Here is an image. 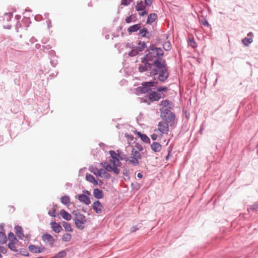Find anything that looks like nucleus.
Returning a JSON list of instances; mask_svg holds the SVG:
<instances>
[{"label":"nucleus","instance_id":"obj_53","mask_svg":"<svg viewBox=\"0 0 258 258\" xmlns=\"http://www.w3.org/2000/svg\"><path fill=\"white\" fill-rule=\"evenodd\" d=\"M137 176H138V177L141 178L143 177V175L141 173H138L137 174Z\"/></svg>","mask_w":258,"mask_h":258},{"label":"nucleus","instance_id":"obj_16","mask_svg":"<svg viewBox=\"0 0 258 258\" xmlns=\"http://www.w3.org/2000/svg\"><path fill=\"white\" fill-rule=\"evenodd\" d=\"M50 225L52 230L55 233H59L62 230L60 225L55 221L51 222Z\"/></svg>","mask_w":258,"mask_h":258},{"label":"nucleus","instance_id":"obj_28","mask_svg":"<svg viewBox=\"0 0 258 258\" xmlns=\"http://www.w3.org/2000/svg\"><path fill=\"white\" fill-rule=\"evenodd\" d=\"M60 201L63 204L68 207L70 205V198L69 196H64L62 197L60 199Z\"/></svg>","mask_w":258,"mask_h":258},{"label":"nucleus","instance_id":"obj_23","mask_svg":"<svg viewBox=\"0 0 258 258\" xmlns=\"http://www.w3.org/2000/svg\"><path fill=\"white\" fill-rule=\"evenodd\" d=\"M151 148L153 151L157 152L161 151L162 146L159 143L153 142L151 145Z\"/></svg>","mask_w":258,"mask_h":258},{"label":"nucleus","instance_id":"obj_46","mask_svg":"<svg viewBox=\"0 0 258 258\" xmlns=\"http://www.w3.org/2000/svg\"><path fill=\"white\" fill-rule=\"evenodd\" d=\"M200 22L205 26L209 27L210 26L208 22L205 19L200 20Z\"/></svg>","mask_w":258,"mask_h":258},{"label":"nucleus","instance_id":"obj_27","mask_svg":"<svg viewBox=\"0 0 258 258\" xmlns=\"http://www.w3.org/2000/svg\"><path fill=\"white\" fill-rule=\"evenodd\" d=\"M157 16L155 13H152L150 14L147 19V23L151 24L154 22L157 19Z\"/></svg>","mask_w":258,"mask_h":258},{"label":"nucleus","instance_id":"obj_32","mask_svg":"<svg viewBox=\"0 0 258 258\" xmlns=\"http://www.w3.org/2000/svg\"><path fill=\"white\" fill-rule=\"evenodd\" d=\"M8 238L10 242H18V240L12 232H10L8 235Z\"/></svg>","mask_w":258,"mask_h":258},{"label":"nucleus","instance_id":"obj_5","mask_svg":"<svg viewBox=\"0 0 258 258\" xmlns=\"http://www.w3.org/2000/svg\"><path fill=\"white\" fill-rule=\"evenodd\" d=\"M120 162L119 159H110L109 164L105 166V169L107 171H112L115 174L120 172V169L118 168Z\"/></svg>","mask_w":258,"mask_h":258},{"label":"nucleus","instance_id":"obj_38","mask_svg":"<svg viewBox=\"0 0 258 258\" xmlns=\"http://www.w3.org/2000/svg\"><path fill=\"white\" fill-rule=\"evenodd\" d=\"M134 0H121L120 5L123 6H127L130 5Z\"/></svg>","mask_w":258,"mask_h":258},{"label":"nucleus","instance_id":"obj_26","mask_svg":"<svg viewBox=\"0 0 258 258\" xmlns=\"http://www.w3.org/2000/svg\"><path fill=\"white\" fill-rule=\"evenodd\" d=\"M136 134L141 138L142 141L146 143H150V140L145 134H142L140 132H137Z\"/></svg>","mask_w":258,"mask_h":258},{"label":"nucleus","instance_id":"obj_30","mask_svg":"<svg viewBox=\"0 0 258 258\" xmlns=\"http://www.w3.org/2000/svg\"><path fill=\"white\" fill-rule=\"evenodd\" d=\"M125 22L127 23H130L133 22H135L136 20V16L132 14L125 18Z\"/></svg>","mask_w":258,"mask_h":258},{"label":"nucleus","instance_id":"obj_15","mask_svg":"<svg viewBox=\"0 0 258 258\" xmlns=\"http://www.w3.org/2000/svg\"><path fill=\"white\" fill-rule=\"evenodd\" d=\"M43 247H39L34 245H30L29 246V250L34 253H40L44 250Z\"/></svg>","mask_w":258,"mask_h":258},{"label":"nucleus","instance_id":"obj_45","mask_svg":"<svg viewBox=\"0 0 258 258\" xmlns=\"http://www.w3.org/2000/svg\"><path fill=\"white\" fill-rule=\"evenodd\" d=\"M55 214H56V210L54 208H52L51 210H50L48 212V214L50 216H52V217H55L56 216Z\"/></svg>","mask_w":258,"mask_h":258},{"label":"nucleus","instance_id":"obj_48","mask_svg":"<svg viewBox=\"0 0 258 258\" xmlns=\"http://www.w3.org/2000/svg\"><path fill=\"white\" fill-rule=\"evenodd\" d=\"M144 1H145L146 5L147 6H150L152 4V0H144Z\"/></svg>","mask_w":258,"mask_h":258},{"label":"nucleus","instance_id":"obj_20","mask_svg":"<svg viewBox=\"0 0 258 258\" xmlns=\"http://www.w3.org/2000/svg\"><path fill=\"white\" fill-rule=\"evenodd\" d=\"M251 36L252 33H249L247 35L248 37L244 38L242 40V42L245 46H248L250 43H251L252 42L253 40Z\"/></svg>","mask_w":258,"mask_h":258},{"label":"nucleus","instance_id":"obj_56","mask_svg":"<svg viewBox=\"0 0 258 258\" xmlns=\"http://www.w3.org/2000/svg\"><path fill=\"white\" fill-rule=\"evenodd\" d=\"M257 153H258V150H257Z\"/></svg>","mask_w":258,"mask_h":258},{"label":"nucleus","instance_id":"obj_35","mask_svg":"<svg viewBox=\"0 0 258 258\" xmlns=\"http://www.w3.org/2000/svg\"><path fill=\"white\" fill-rule=\"evenodd\" d=\"M72 235L70 233H64L62 235V240L65 242L70 241L71 240Z\"/></svg>","mask_w":258,"mask_h":258},{"label":"nucleus","instance_id":"obj_49","mask_svg":"<svg viewBox=\"0 0 258 258\" xmlns=\"http://www.w3.org/2000/svg\"><path fill=\"white\" fill-rule=\"evenodd\" d=\"M146 47V43L145 42H143L141 44V46L138 47L139 49H142V51Z\"/></svg>","mask_w":258,"mask_h":258},{"label":"nucleus","instance_id":"obj_2","mask_svg":"<svg viewBox=\"0 0 258 258\" xmlns=\"http://www.w3.org/2000/svg\"><path fill=\"white\" fill-rule=\"evenodd\" d=\"M149 52L145 56L149 61L161 59L163 55V51L160 48L151 47Z\"/></svg>","mask_w":258,"mask_h":258},{"label":"nucleus","instance_id":"obj_11","mask_svg":"<svg viewBox=\"0 0 258 258\" xmlns=\"http://www.w3.org/2000/svg\"><path fill=\"white\" fill-rule=\"evenodd\" d=\"M42 240L47 244L52 245L55 241L53 237L49 234H44L42 236Z\"/></svg>","mask_w":258,"mask_h":258},{"label":"nucleus","instance_id":"obj_42","mask_svg":"<svg viewBox=\"0 0 258 258\" xmlns=\"http://www.w3.org/2000/svg\"><path fill=\"white\" fill-rule=\"evenodd\" d=\"M170 103H171V102L169 101L165 100L162 101L161 102V103L160 104V105L163 107H166V106L169 105L170 104Z\"/></svg>","mask_w":258,"mask_h":258},{"label":"nucleus","instance_id":"obj_1","mask_svg":"<svg viewBox=\"0 0 258 258\" xmlns=\"http://www.w3.org/2000/svg\"><path fill=\"white\" fill-rule=\"evenodd\" d=\"M130 147L132 148L130 156L125 158V161L128 164L134 166H138L140 163L139 160L142 158L140 152L143 151V147L137 142H134Z\"/></svg>","mask_w":258,"mask_h":258},{"label":"nucleus","instance_id":"obj_54","mask_svg":"<svg viewBox=\"0 0 258 258\" xmlns=\"http://www.w3.org/2000/svg\"><path fill=\"white\" fill-rule=\"evenodd\" d=\"M83 192L85 193V194H87L88 195H90V192L88 190H83Z\"/></svg>","mask_w":258,"mask_h":258},{"label":"nucleus","instance_id":"obj_12","mask_svg":"<svg viewBox=\"0 0 258 258\" xmlns=\"http://www.w3.org/2000/svg\"><path fill=\"white\" fill-rule=\"evenodd\" d=\"M164 96L161 93L156 92H152L149 95V99L151 101H158L161 98Z\"/></svg>","mask_w":258,"mask_h":258},{"label":"nucleus","instance_id":"obj_33","mask_svg":"<svg viewBox=\"0 0 258 258\" xmlns=\"http://www.w3.org/2000/svg\"><path fill=\"white\" fill-rule=\"evenodd\" d=\"M7 240V238L6 234L3 232H0V243H2V244H4V243H6Z\"/></svg>","mask_w":258,"mask_h":258},{"label":"nucleus","instance_id":"obj_52","mask_svg":"<svg viewBox=\"0 0 258 258\" xmlns=\"http://www.w3.org/2000/svg\"><path fill=\"white\" fill-rule=\"evenodd\" d=\"M157 138V135L156 134H153L151 136V138L153 140H155Z\"/></svg>","mask_w":258,"mask_h":258},{"label":"nucleus","instance_id":"obj_29","mask_svg":"<svg viewBox=\"0 0 258 258\" xmlns=\"http://www.w3.org/2000/svg\"><path fill=\"white\" fill-rule=\"evenodd\" d=\"M142 51V49H139V47H136L128 53L130 56H134L137 55L139 52Z\"/></svg>","mask_w":258,"mask_h":258},{"label":"nucleus","instance_id":"obj_40","mask_svg":"<svg viewBox=\"0 0 258 258\" xmlns=\"http://www.w3.org/2000/svg\"><path fill=\"white\" fill-rule=\"evenodd\" d=\"M163 48L165 50H169L171 48V44L169 42H166L163 45Z\"/></svg>","mask_w":258,"mask_h":258},{"label":"nucleus","instance_id":"obj_4","mask_svg":"<svg viewBox=\"0 0 258 258\" xmlns=\"http://www.w3.org/2000/svg\"><path fill=\"white\" fill-rule=\"evenodd\" d=\"M152 67H155V69H153L151 71V75L155 76L162 70H163L166 67V63L165 60L161 59L155 60L153 63H152Z\"/></svg>","mask_w":258,"mask_h":258},{"label":"nucleus","instance_id":"obj_51","mask_svg":"<svg viewBox=\"0 0 258 258\" xmlns=\"http://www.w3.org/2000/svg\"><path fill=\"white\" fill-rule=\"evenodd\" d=\"M252 209L255 210H257L258 209V203L255 204L253 206Z\"/></svg>","mask_w":258,"mask_h":258},{"label":"nucleus","instance_id":"obj_41","mask_svg":"<svg viewBox=\"0 0 258 258\" xmlns=\"http://www.w3.org/2000/svg\"><path fill=\"white\" fill-rule=\"evenodd\" d=\"M7 252V248L4 246L0 245V258L2 257V255L1 253L3 254H6Z\"/></svg>","mask_w":258,"mask_h":258},{"label":"nucleus","instance_id":"obj_14","mask_svg":"<svg viewBox=\"0 0 258 258\" xmlns=\"http://www.w3.org/2000/svg\"><path fill=\"white\" fill-rule=\"evenodd\" d=\"M92 208L96 213H100L103 210V207L99 201H96L93 203Z\"/></svg>","mask_w":258,"mask_h":258},{"label":"nucleus","instance_id":"obj_24","mask_svg":"<svg viewBox=\"0 0 258 258\" xmlns=\"http://www.w3.org/2000/svg\"><path fill=\"white\" fill-rule=\"evenodd\" d=\"M86 179L88 181L92 183L94 185H97L98 184L97 180L91 174H87L86 175Z\"/></svg>","mask_w":258,"mask_h":258},{"label":"nucleus","instance_id":"obj_9","mask_svg":"<svg viewBox=\"0 0 258 258\" xmlns=\"http://www.w3.org/2000/svg\"><path fill=\"white\" fill-rule=\"evenodd\" d=\"M147 5L143 1L137 2V5L135 6L136 10L138 12L142 11L139 13L140 16H144L147 14V12L145 10L146 6Z\"/></svg>","mask_w":258,"mask_h":258},{"label":"nucleus","instance_id":"obj_6","mask_svg":"<svg viewBox=\"0 0 258 258\" xmlns=\"http://www.w3.org/2000/svg\"><path fill=\"white\" fill-rule=\"evenodd\" d=\"M86 223L85 217L82 214H76L75 219L76 226L79 229L82 230L85 227V224Z\"/></svg>","mask_w":258,"mask_h":258},{"label":"nucleus","instance_id":"obj_44","mask_svg":"<svg viewBox=\"0 0 258 258\" xmlns=\"http://www.w3.org/2000/svg\"><path fill=\"white\" fill-rule=\"evenodd\" d=\"M140 34L143 37H145L146 36V34L148 33V30L146 28H143V29L141 30L140 31Z\"/></svg>","mask_w":258,"mask_h":258},{"label":"nucleus","instance_id":"obj_25","mask_svg":"<svg viewBox=\"0 0 258 258\" xmlns=\"http://www.w3.org/2000/svg\"><path fill=\"white\" fill-rule=\"evenodd\" d=\"M93 195L96 199H101L103 197V194L102 190L95 188L93 190Z\"/></svg>","mask_w":258,"mask_h":258},{"label":"nucleus","instance_id":"obj_21","mask_svg":"<svg viewBox=\"0 0 258 258\" xmlns=\"http://www.w3.org/2000/svg\"><path fill=\"white\" fill-rule=\"evenodd\" d=\"M141 28V25L140 24L134 25L129 27L127 29V31L129 34H131L133 32H137Z\"/></svg>","mask_w":258,"mask_h":258},{"label":"nucleus","instance_id":"obj_36","mask_svg":"<svg viewBox=\"0 0 258 258\" xmlns=\"http://www.w3.org/2000/svg\"><path fill=\"white\" fill-rule=\"evenodd\" d=\"M66 255V252L65 251L62 250L58 253H57L56 254H55L53 257L52 258H62L65 256Z\"/></svg>","mask_w":258,"mask_h":258},{"label":"nucleus","instance_id":"obj_3","mask_svg":"<svg viewBox=\"0 0 258 258\" xmlns=\"http://www.w3.org/2000/svg\"><path fill=\"white\" fill-rule=\"evenodd\" d=\"M161 118L167 123L170 126H173L175 124V114L171 112L169 109H166L162 110L160 109Z\"/></svg>","mask_w":258,"mask_h":258},{"label":"nucleus","instance_id":"obj_31","mask_svg":"<svg viewBox=\"0 0 258 258\" xmlns=\"http://www.w3.org/2000/svg\"><path fill=\"white\" fill-rule=\"evenodd\" d=\"M62 226L64 228L66 231L71 232L73 231V229L70 223L67 222H63Z\"/></svg>","mask_w":258,"mask_h":258},{"label":"nucleus","instance_id":"obj_55","mask_svg":"<svg viewBox=\"0 0 258 258\" xmlns=\"http://www.w3.org/2000/svg\"><path fill=\"white\" fill-rule=\"evenodd\" d=\"M133 138H134L133 136H131V137H130V139H131V140H133Z\"/></svg>","mask_w":258,"mask_h":258},{"label":"nucleus","instance_id":"obj_13","mask_svg":"<svg viewBox=\"0 0 258 258\" xmlns=\"http://www.w3.org/2000/svg\"><path fill=\"white\" fill-rule=\"evenodd\" d=\"M76 198H78V199L80 201V202H82L87 205H88L91 203L90 199L85 195L80 194L76 196Z\"/></svg>","mask_w":258,"mask_h":258},{"label":"nucleus","instance_id":"obj_34","mask_svg":"<svg viewBox=\"0 0 258 258\" xmlns=\"http://www.w3.org/2000/svg\"><path fill=\"white\" fill-rule=\"evenodd\" d=\"M17 242H9L8 243V246L9 248L13 251L17 252L18 251L17 247L15 245V244Z\"/></svg>","mask_w":258,"mask_h":258},{"label":"nucleus","instance_id":"obj_10","mask_svg":"<svg viewBox=\"0 0 258 258\" xmlns=\"http://www.w3.org/2000/svg\"><path fill=\"white\" fill-rule=\"evenodd\" d=\"M169 125L167 123L161 121L158 124V130L162 134H167L169 131Z\"/></svg>","mask_w":258,"mask_h":258},{"label":"nucleus","instance_id":"obj_7","mask_svg":"<svg viewBox=\"0 0 258 258\" xmlns=\"http://www.w3.org/2000/svg\"><path fill=\"white\" fill-rule=\"evenodd\" d=\"M147 58L143 57L141 58V63L139 64L138 70L140 73L145 72L152 68V64L149 62Z\"/></svg>","mask_w":258,"mask_h":258},{"label":"nucleus","instance_id":"obj_47","mask_svg":"<svg viewBox=\"0 0 258 258\" xmlns=\"http://www.w3.org/2000/svg\"><path fill=\"white\" fill-rule=\"evenodd\" d=\"M167 90V88L165 86L158 87L157 89V91L159 92V93L162 91H166Z\"/></svg>","mask_w":258,"mask_h":258},{"label":"nucleus","instance_id":"obj_8","mask_svg":"<svg viewBox=\"0 0 258 258\" xmlns=\"http://www.w3.org/2000/svg\"><path fill=\"white\" fill-rule=\"evenodd\" d=\"M157 83L156 82H147L142 84V86L138 88V90L142 93H146L151 90V87L155 86Z\"/></svg>","mask_w":258,"mask_h":258},{"label":"nucleus","instance_id":"obj_19","mask_svg":"<svg viewBox=\"0 0 258 258\" xmlns=\"http://www.w3.org/2000/svg\"><path fill=\"white\" fill-rule=\"evenodd\" d=\"M16 234L19 239H22L24 236L22 228L20 226H16L15 228Z\"/></svg>","mask_w":258,"mask_h":258},{"label":"nucleus","instance_id":"obj_39","mask_svg":"<svg viewBox=\"0 0 258 258\" xmlns=\"http://www.w3.org/2000/svg\"><path fill=\"white\" fill-rule=\"evenodd\" d=\"M109 154L111 156V159H118L117 158L118 155L114 151H110Z\"/></svg>","mask_w":258,"mask_h":258},{"label":"nucleus","instance_id":"obj_22","mask_svg":"<svg viewBox=\"0 0 258 258\" xmlns=\"http://www.w3.org/2000/svg\"><path fill=\"white\" fill-rule=\"evenodd\" d=\"M101 177L108 178L110 177L107 172L103 169H100L97 171V175Z\"/></svg>","mask_w":258,"mask_h":258},{"label":"nucleus","instance_id":"obj_43","mask_svg":"<svg viewBox=\"0 0 258 258\" xmlns=\"http://www.w3.org/2000/svg\"><path fill=\"white\" fill-rule=\"evenodd\" d=\"M89 170L91 172L93 173L94 174L96 175H97V171L98 170L96 168H95L93 166H91L89 167Z\"/></svg>","mask_w":258,"mask_h":258},{"label":"nucleus","instance_id":"obj_37","mask_svg":"<svg viewBox=\"0 0 258 258\" xmlns=\"http://www.w3.org/2000/svg\"><path fill=\"white\" fill-rule=\"evenodd\" d=\"M188 44L189 46H190L192 48H194L197 47V43L195 41L194 38H189Z\"/></svg>","mask_w":258,"mask_h":258},{"label":"nucleus","instance_id":"obj_17","mask_svg":"<svg viewBox=\"0 0 258 258\" xmlns=\"http://www.w3.org/2000/svg\"><path fill=\"white\" fill-rule=\"evenodd\" d=\"M160 74L159 76V80L160 81L163 82L168 77V74L167 72V70L166 68L160 70Z\"/></svg>","mask_w":258,"mask_h":258},{"label":"nucleus","instance_id":"obj_50","mask_svg":"<svg viewBox=\"0 0 258 258\" xmlns=\"http://www.w3.org/2000/svg\"><path fill=\"white\" fill-rule=\"evenodd\" d=\"M252 209L255 210H257L258 209V203L255 204L253 206Z\"/></svg>","mask_w":258,"mask_h":258},{"label":"nucleus","instance_id":"obj_18","mask_svg":"<svg viewBox=\"0 0 258 258\" xmlns=\"http://www.w3.org/2000/svg\"><path fill=\"white\" fill-rule=\"evenodd\" d=\"M60 215L65 220L69 221L72 219V215L66 211L62 209L60 211Z\"/></svg>","mask_w":258,"mask_h":258}]
</instances>
